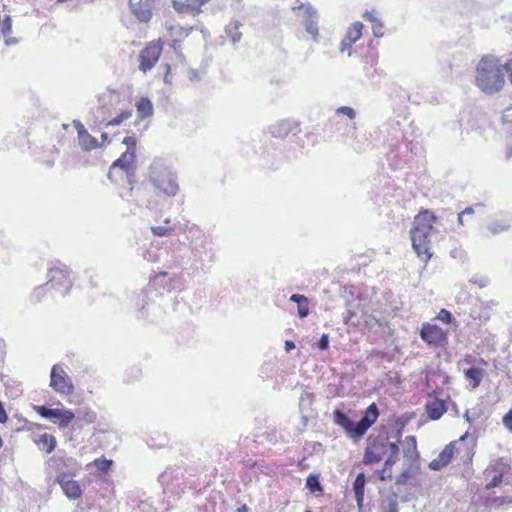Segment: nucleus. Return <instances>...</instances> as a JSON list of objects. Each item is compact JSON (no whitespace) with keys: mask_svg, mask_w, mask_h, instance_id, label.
<instances>
[{"mask_svg":"<svg viewBox=\"0 0 512 512\" xmlns=\"http://www.w3.org/2000/svg\"><path fill=\"white\" fill-rule=\"evenodd\" d=\"M474 84L486 95L502 91L506 78L501 59L492 54L483 55L475 67Z\"/></svg>","mask_w":512,"mask_h":512,"instance_id":"nucleus-1","label":"nucleus"},{"mask_svg":"<svg viewBox=\"0 0 512 512\" xmlns=\"http://www.w3.org/2000/svg\"><path fill=\"white\" fill-rule=\"evenodd\" d=\"M438 217L428 209H421L413 219L410 229L412 247L417 256L427 263L432 258L431 235L435 230L434 225Z\"/></svg>","mask_w":512,"mask_h":512,"instance_id":"nucleus-2","label":"nucleus"},{"mask_svg":"<svg viewBox=\"0 0 512 512\" xmlns=\"http://www.w3.org/2000/svg\"><path fill=\"white\" fill-rule=\"evenodd\" d=\"M468 438L469 433L466 432L459 439L447 444L438 456L428 464L429 469L433 471H440L454 458L459 459L460 463L463 465L471 464L475 455V445L473 443L468 444Z\"/></svg>","mask_w":512,"mask_h":512,"instance_id":"nucleus-3","label":"nucleus"},{"mask_svg":"<svg viewBox=\"0 0 512 512\" xmlns=\"http://www.w3.org/2000/svg\"><path fill=\"white\" fill-rule=\"evenodd\" d=\"M379 410L375 403L370 404L364 411L363 417L359 422L354 423L343 411L335 409L333 411L334 422L344 429L345 433L353 440L362 438L369 428L377 421Z\"/></svg>","mask_w":512,"mask_h":512,"instance_id":"nucleus-4","label":"nucleus"},{"mask_svg":"<svg viewBox=\"0 0 512 512\" xmlns=\"http://www.w3.org/2000/svg\"><path fill=\"white\" fill-rule=\"evenodd\" d=\"M149 180L159 193L175 196L179 190L173 171L161 161H155L149 167Z\"/></svg>","mask_w":512,"mask_h":512,"instance_id":"nucleus-5","label":"nucleus"},{"mask_svg":"<svg viewBox=\"0 0 512 512\" xmlns=\"http://www.w3.org/2000/svg\"><path fill=\"white\" fill-rule=\"evenodd\" d=\"M392 442L388 441V437L384 433L378 435H370L367 438V446L364 451L363 463L371 465L379 463L384 455L390 450Z\"/></svg>","mask_w":512,"mask_h":512,"instance_id":"nucleus-6","label":"nucleus"},{"mask_svg":"<svg viewBox=\"0 0 512 512\" xmlns=\"http://www.w3.org/2000/svg\"><path fill=\"white\" fill-rule=\"evenodd\" d=\"M47 283L35 290L34 298L39 301L41 296L51 290L62 289L64 292L71 287V280L66 267H53L49 270Z\"/></svg>","mask_w":512,"mask_h":512,"instance_id":"nucleus-7","label":"nucleus"},{"mask_svg":"<svg viewBox=\"0 0 512 512\" xmlns=\"http://www.w3.org/2000/svg\"><path fill=\"white\" fill-rule=\"evenodd\" d=\"M419 335L428 347L434 349L444 348L449 342V331L431 322L422 323Z\"/></svg>","mask_w":512,"mask_h":512,"instance_id":"nucleus-8","label":"nucleus"},{"mask_svg":"<svg viewBox=\"0 0 512 512\" xmlns=\"http://www.w3.org/2000/svg\"><path fill=\"white\" fill-rule=\"evenodd\" d=\"M136 154L130 151H125L122 155L115 160L108 172V178L112 182H118L124 176L132 174L135 170Z\"/></svg>","mask_w":512,"mask_h":512,"instance_id":"nucleus-9","label":"nucleus"},{"mask_svg":"<svg viewBox=\"0 0 512 512\" xmlns=\"http://www.w3.org/2000/svg\"><path fill=\"white\" fill-rule=\"evenodd\" d=\"M50 387L58 394L70 396L74 393V385L62 366L56 364L50 373Z\"/></svg>","mask_w":512,"mask_h":512,"instance_id":"nucleus-10","label":"nucleus"},{"mask_svg":"<svg viewBox=\"0 0 512 512\" xmlns=\"http://www.w3.org/2000/svg\"><path fill=\"white\" fill-rule=\"evenodd\" d=\"M163 49L161 40H154L149 42L139 54V69L147 72L154 67L157 63Z\"/></svg>","mask_w":512,"mask_h":512,"instance_id":"nucleus-11","label":"nucleus"},{"mask_svg":"<svg viewBox=\"0 0 512 512\" xmlns=\"http://www.w3.org/2000/svg\"><path fill=\"white\" fill-rule=\"evenodd\" d=\"M34 410L43 418L52 420L54 424L60 427L68 426L75 415L71 410L51 409L46 406L36 405Z\"/></svg>","mask_w":512,"mask_h":512,"instance_id":"nucleus-12","label":"nucleus"},{"mask_svg":"<svg viewBox=\"0 0 512 512\" xmlns=\"http://www.w3.org/2000/svg\"><path fill=\"white\" fill-rule=\"evenodd\" d=\"M294 13L298 18H301L305 21L306 31L316 39L318 35V26L317 23L313 21V18L316 15V11L310 4L299 3L298 5L292 8Z\"/></svg>","mask_w":512,"mask_h":512,"instance_id":"nucleus-13","label":"nucleus"},{"mask_svg":"<svg viewBox=\"0 0 512 512\" xmlns=\"http://www.w3.org/2000/svg\"><path fill=\"white\" fill-rule=\"evenodd\" d=\"M56 482L62 488L64 494L69 499H79L82 495V489L78 481L73 480L68 473L62 472L56 477Z\"/></svg>","mask_w":512,"mask_h":512,"instance_id":"nucleus-14","label":"nucleus"},{"mask_svg":"<svg viewBox=\"0 0 512 512\" xmlns=\"http://www.w3.org/2000/svg\"><path fill=\"white\" fill-rule=\"evenodd\" d=\"M133 15L140 22H149L152 18L153 0H129Z\"/></svg>","mask_w":512,"mask_h":512,"instance_id":"nucleus-15","label":"nucleus"},{"mask_svg":"<svg viewBox=\"0 0 512 512\" xmlns=\"http://www.w3.org/2000/svg\"><path fill=\"white\" fill-rule=\"evenodd\" d=\"M364 25L363 23L356 21L352 23L346 32L345 37L342 39L339 49L343 53L345 51H350L352 45L356 43L363 34Z\"/></svg>","mask_w":512,"mask_h":512,"instance_id":"nucleus-16","label":"nucleus"},{"mask_svg":"<svg viewBox=\"0 0 512 512\" xmlns=\"http://www.w3.org/2000/svg\"><path fill=\"white\" fill-rule=\"evenodd\" d=\"M73 125L77 131L79 145L83 150L90 151L101 146L97 139L86 130L80 121L74 120Z\"/></svg>","mask_w":512,"mask_h":512,"instance_id":"nucleus-17","label":"nucleus"},{"mask_svg":"<svg viewBox=\"0 0 512 512\" xmlns=\"http://www.w3.org/2000/svg\"><path fill=\"white\" fill-rule=\"evenodd\" d=\"M510 469V466L504 461L503 458H499L494 461L493 464H491L487 469L486 472H494L496 473L490 482H488L485 486L486 490L493 489L497 486H499L502 481L504 474L507 472V470Z\"/></svg>","mask_w":512,"mask_h":512,"instance_id":"nucleus-18","label":"nucleus"},{"mask_svg":"<svg viewBox=\"0 0 512 512\" xmlns=\"http://www.w3.org/2000/svg\"><path fill=\"white\" fill-rule=\"evenodd\" d=\"M447 410V402L437 397L429 398L425 405V411L431 420L440 419Z\"/></svg>","mask_w":512,"mask_h":512,"instance_id":"nucleus-19","label":"nucleus"},{"mask_svg":"<svg viewBox=\"0 0 512 512\" xmlns=\"http://www.w3.org/2000/svg\"><path fill=\"white\" fill-rule=\"evenodd\" d=\"M208 1L209 0L174 1L173 7L179 13L196 15L201 11V7Z\"/></svg>","mask_w":512,"mask_h":512,"instance_id":"nucleus-20","label":"nucleus"},{"mask_svg":"<svg viewBox=\"0 0 512 512\" xmlns=\"http://www.w3.org/2000/svg\"><path fill=\"white\" fill-rule=\"evenodd\" d=\"M484 367L485 366H472L470 368L463 369L464 377L473 389L477 388L485 377Z\"/></svg>","mask_w":512,"mask_h":512,"instance_id":"nucleus-21","label":"nucleus"},{"mask_svg":"<svg viewBox=\"0 0 512 512\" xmlns=\"http://www.w3.org/2000/svg\"><path fill=\"white\" fill-rule=\"evenodd\" d=\"M33 441L39 447L40 450L44 451L47 454L53 452L57 445V440L55 436L48 433L40 434L38 437L34 438Z\"/></svg>","mask_w":512,"mask_h":512,"instance_id":"nucleus-22","label":"nucleus"},{"mask_svg":"<svg viewBox=\"0 0 512 512\" xmlns=\"http://www.w3.org/2000/svg\"><path fill=\"white\" fill-rule=\"evenodd\" d=\"M403 454L404 457H406L411 462H415L419 459L417 440L415 436L410 435L405 437Z\"/></svg>","mask_w":512,"mask_h":512,"instance_id":"nucleus-23","label":"nucleus"},{"mask_svg":"<svg viewBox=\"0 0 512 512\" xmlns=\"http://www.w3.org/2000/svg\"><path fill=\"white\" fill-rule=\"evenodd\" d=\"M137 116L140 120L151 117L153 115V105L149 98L141 97L136 102Z\"/></svg>","mask_w":512,"mask_h":512,"instance_id":"nucleus-24","label":"nucleus"},{"mask_svg":"<svg viewBox=\"0 0 512 512\" xmlns=\"http://www.w3.org/2000/svg\"><path fill=\"white\" fill-rule=\"evenodd\" d=\"M290 300L298 304V316L300 318H305L308 316L309 303L306 296L300 294H293L291 295Z\"/></svg>","mask_w":512,"mask_h":512,"instance_id":"nucleus-25","label":"nucleus"},{"mask_svg":"<svg viewBox=\"0 0 512 512\" xmlns=\"http://www.w3.org/2000/svg\"><path fill=\"white\" fill-rule=\"evenodd\" d=\"M364 488H365V475L359 473L354 480L353 490L355 492L356 501L359 505H362L364 500Z\"/></svg>","mask_w":512,"mask_h":512,"instance_id":"nucleus-26","label":"nucleus"},{"mask_svg":"<svg viewBox=\"0 0 512 512\" xmlns=\"http://www.w3.org/2000/svg\"><path fill=\"white\" fill-rule=\"evenodd\" d=\"M166 226H153L151 227V232L155 236L164 237V236H170L174 232V228L171 226H168L170 224V219H165Z\"/></svg>","mask_w":512,"mask_h":512,"instance_id":"nucleus-27","label":"nucleus"},{"mask_svg":"<svg viewBox=\"0 0 512 512\" xmlns=\"http://www.w3.org/2000/svg\"><path fill=\"white\" fill-rule=\"evenodd\" d=\"M306 487L310 490L312 493H323V487L321 486L319 482V477L317 475L311 474L306 479Z\"/></svg>","mask_w":512,"mask_h":512,"instance_id":"nucleus-28","label":"nucleus"},{"mask_svg":"<svg viewBox=\"0 0 512 512\" xmlns=\"http://www.w3.org/2000/svg\"><path fill=\"white\" fill-rule=\"evenodd\" d=\"M458 365L487 366L488 363L483 358H476L474 355L468 354L458 362Z\"/></svg>","mask_w":512,"mask_h":512,"instance_id":"nucleus-29","label":"nucleus"},{"mask_svg":"<svg viewBox=\"0 0 512 512\" xmlns=\"http://www.w3.org/2000/svg\"><path fill=\"white\" fill-rule=\"evenodd\" d=\"M132 116L131 110H124L120 114H118L113 119L109 120L106 124V126H117L123 123L124 121L128 120Z\"/></svg>","mask_w":512,"mask_h":512,"instance_id":"nucleus-30","label":"nucleus"},{"mask_svg":"<svg viewBox=\"0 0 512 512\" xmlns=\"http://www.w3.org/2000/svg\"><path fill=\"white\" fill-rule=\"evenodd\" d=\"M389 452H390V455L385 461V466H389L392 468L398 458V454H399L398 445L396 443H391Z\"/></svg>","mask_w":512,"mask_h":512,"instance_id":"nucleus-31","label":"nucleus"},{"mask_svg":"<svg viewBox=\"0 0 512 512\" xmlns=\"http://www.w3.org/2000/svg\"><path fill=\"white\" fill-rule=\"evenodd\" d=\"M93 463L98 470H100L102 472H106L110 469L113 461L108 460L104 457H101V458L95 459Z\"/></svg>","mask_w":512,"mask_h":512,"instance_id":"nucleus-32","label":"nucleus"},{"mask_svg":"<svg viewBox=\"0 0 512 512\" xmlns=\"http://www.w3.org/2000/svg\"><path fill=\"white\" fill-rule=\"evenodd\" d=\"M1 33L4 37H8L12 33V19L8 15L2 21Z\"/></svg>","mask_w":512,"mask_h":512,"instance_id":"nucleus-33","label":"nucleus"},{"mask_svg":"<svg viewBox=\"0 0 512 512\" xmlns=\"http://www.w3.org/2000/svg\"><path fill=\"white\" fill-rule=\"evenodd\" d=\"M298 127V124L295 123V122H290V121H284L282 123H280L278 125V135H284L286 134L288 131H291L293 130V128H297Z\"/></svg>","mask_w":512,"mask_h":512,"instance_id":"nucleus-34","label":"nucleus"},{"mask_svg":"<svg viewBox=\"0 0 512 512\" xmlns=\"http://www.w3.org/2000/svg\"><path fill=\"white\" fill-rule=\"evenodd\" d=\"M435 319H437L445 324H450L453 321V316L450 311L443 308L438 312Z\"/></svg>","mask_w":512,"mask_h":512,"instance_id":"nucleus-35","label":"nucleus"},{"mask_svg":"<svg viewBox=\"0 0 512 512\" xmlns=\"http://www.w3.org/2000/svg\"><path fill=\"white\" fill-rule=\"evenodd\" d=\"M502 423L505 429L512 434V407L503 415Z\"/></svg>","mask_w":512,"mask_h":512,"instance_id":"nucleus-36","label":"nucleus"},{"mask_svg":"<svg viewBox=\"0 0 512 512\" xmlns=\"http://www.w3.org/2000/svg\"><path fill=\"white\" fill-rule=\"evenodd\" d=\"M372 24V31H373V34L375 37H382L384 35V25L382 23V21L380 20V18H377L376 19V23L375 22H371Z\"/></svg>","mask_w":512,"mask_h":512,"instance_id":"nucleus-37","label":"nucleus"},{"mask_svg":"<svg viewBox=\"0 0 512 512\" xmlns=\"http://www.w3.org/2000/svg\"><path fill=\"white\" fill-rule=\"evenodd\" d=\"M123 143L127 146L126 151L136 152V139L132 136H127L123 139Z\"/></svg>","mask_w":512,"mask_h":512,"instance_id":"nucleus-38","label":"nucleus"},{"mask_svg":"<svg viewBox=\"0 0 512 512\" xmlns=\"http://www.w3.org/2000/svg\"><path fill=\"white\" fill-rule=\"evenodd\" d=\"M336 113L337 114H344V115L348 116L350 119H354L355 115H356L354 109L351 108V107H348V106L339 107L336 110Z\"/></svg>","mask_w":512,"mask_h":512,"instance_id":"nucleus-39","label":"nucleus"},{"mask_svg":"<svg viewBox=\"0 0 512 512\" xmlns=\"http://www.w3.org/2000/svg\"><path fill=\"white\" fill-rule=\"evenodd\" d=\"M379 478L382 481L391 479L392 478V468L384 465L383 469L381 471H379Z\"/></svg>","mask_w":512,"mask_h":512,"instance_id":"nucleus-40","label":"nucleus"},{"mask_svg":"<svg viewBox=\"0 0 512 512\" xmlns=\"http://www.w3.org/2000/svg\"><path fill=\"white\" fill-rule=\"evenodd\" d=\"M363 18L368 21V22H375L376 23V19L379 18L378 17V13L375 9H372L371 11H366L364 14H363Z\"/></svg>","mask_w":512,"mask_h":512,"instance_id":"nucleus-41","label":"nucleus"},{"mask_svg":"<svg viewBox=\"0 0 512 512\" xmlns=\"http://www.w3.org/2000/svg\"><path fill=\"white\" fill-rule=\"evenodd\" d=\"M504 66V73H507L509 82L512 84V57L508 59L505 63H503Z\"/></svg>","mask_w":512,"mask_h":512,"instance_id":"nucleus-42","label":"nucleus"},{"mask_svg":"<svg viewBox=\"0 0 512 512\" xmlns=\"http://www.w3.org/2000/svg\"><path fill=\"white\" fill-rule=\"evenodd\" d=\"M329 346V338L327 334H323L318 342V347L321 350H326Z\"/></svg>","mask_w":512,"mask_h":512,"instance_id":"nucleus-43","label":"nucleus"},{"mask_svg":"<svg viewBox=\"0 0 512 512\" xmlns=\"http://www.w3.org/2000/svg\"><path fill=\"white\" fill-rule=\"evenodd\" d=\"M474 213V210L470 207L466 208L465 210H463L462 212L459 213L458 215V221L460 224H463L464 222V217L467 216V215H472Z\"/></svg>","mask_w":512,"mask_h":512,"instance_id":"nucleus-44","label":"nucleus"},{"mask_svg":"<svg viewBox=\"0 0 512 512\" xmlns=\"http://www.w3.org/2000/svg\"><path fill=\"white\" fill-rule=\"evenodd\" d=\"M508 228V225H496L495 223H492L490 226H489V229L491 230V232L493 233H499L501 231H504Z\"/></svg>","mask_w":512,"mask_h":512,"instance_id":"nucleus-45","label":"nucleus"},{"mask_svg":"<svg viewBox=\"0 0 512 512\" xmlns=\"http://www.w3.org/2000/svg\"><path fill=\"white\" fill-rule=\"evenodd\" d=\"M7 420L8 415L6 413V410L4 409L2 402L0 401V423H6Z\"/></svg>","mask_w":512,"mask_h":512,"instance_id":"nucleus-46","label":"nucleus"},{"mask_svg":"<svg viewBox=\"0 0 512 512\" xmlns=\"http://www.w3.org/2000/svg\"><path fill=\"white\" fill-rule=\"evenodd\" d=\"M294 348H295V344H294V342H293V341H291V340H287V341L285 342V349H286L287 351H290V350H292V349H294Z\"/></svg>","mask_w":512,"mask_h":512,"instance_id":"nucleus-47","label":"nucleus"},{"mask_svg":"<svg viewBox=\"0 0 512 512\" xmlns=\"http://www.w3.org/2000/svg\"><path fill=\"white\" fill-rule=\"evenodd\" d=\"M386 512H398L397 504L396 503H390L389 508Z\"/></svg>","mask_w":512,"mask_h":512,"instance_id":"nucleus-48","label":"nucleus"},{"mask_svg":"<svg viewBox=\"0 0 512 512\" xmlns=\"http://www.w3.org/2000/svg\"><path fill=\"white\" fill-rule=\"evenodd\" d=\"M248 511V508L246 505H243L242 507H239L237 509V512H247Z\"/></svg>","mask_w":512,"mask_h":512,"instance_id":"nucleus-49","label":"nucleus"},{"mask_svg":"<svg viewBox=\"0 0 512 512\" xmlns=\"http://www.w3.org/2000/svg\"><path fill=\"white\" fill-rule=\"evenodd\" d=\"M101 138H102L103 142H108V134L107 133H102Z\"/></svg>","mask_w":512,"mask_h":512,"instance_id":"nucleus-50","label":"nucleus"},{"mask_svg":"<svg viewBox=\"0 0 512 512\" xmlns=\"http://www.w3.org/2000/svg\"><path fill=\"white\" fill-rule=\"evenodd\" d=\"M179 45H180L179 41L174 40L171 46L173 47V49H177L179 47Z\"/></svg>","mask_w":512,"mask_h":512,"instance_id":"nucleus-51","label":"nucleus"},{"mask_svg":"<svg viewBox=\"0 0 512 512\" xmlns=\"http://www.w3.org/2000/svg\"><path fill=\"white\" fill-rule=\"evenodd\" d=\"M507 157L512 158V147L508 150Z\"/></svg>","mask_w":512,"mask_h":512,"instance_id":"nucleus-52","label":"nucleus"},{"mask_svg":"<svg viewBox=\"0 0 512 512\" xmlns=\"http://www.w3.org/2000/svg\"><path fill=\"white\" fill-rule=\"evenodd\" d=\"M6 43H7V44H10V43H12V41H10V40H8V39H7V40H6Z\"/></svg>","mask_w":512,"mask_h":512,"instance_id":"nucleus-53","label":"nucleus"},{"mask_svg":"<svg viewBox=\"0 0 512 512\" xmlns=\"http://www.w3.org/2000/svg\"><path fill=\"white\" fill-rule=\"evenodd\" d=\"M305 512H311V511H309V510H306Z\"/></svg>","mask_w":512,"mask_h":512,"instance_id":"nucleus-54","label":"nucleus"}]
</instances>
